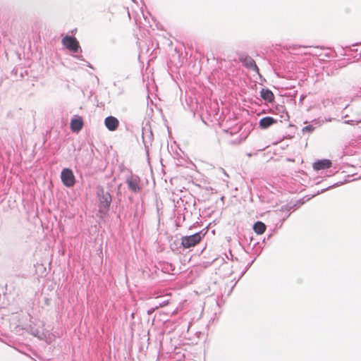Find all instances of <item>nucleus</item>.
<instances>
[{
	"instance_id": "obj_1",
	"label": "nucleus",
	"mask_w": 361,
	"mask_h": 361,
	"mask_svg": "<svg viewBox=\"0 0 361 361\" xmlns=\"http://www.w3.org/2000/svg\"><path fill=\"white\" fill-rule=\"evenodd\" d=\"M202 239L200 233H196L193 235L183 236L181 238V245L185 248H190L195 246Z\"/></svg>"
},
{
	"instance_id": "obj_2",
	"label": "nucleus",
	"mask_w": 361,
	"mask_h": 361,
	"mask_svg": "<svg viewBox=\"0 0 361 361\" xmlns=\"http://www.w3.org/2000/svg\"><path fill=\"white\" fill-rule=\"evenodd\" d=\"M62 183L66 187H72L75 184V177L73 171L69 169H63L61 173Z\"/></svg>"
},
{
	"instance_id": "obj_3",
	"label": "nucleus",
	"mask_w": 361,
	"mask_h": 361,
	"mask_svg": "<svg viewBox=\"0 0 361 361\" xmlns=\"http://www.w3.org/2000/svg\"><path fill=\"white\" fill-rule=\"evenodd\" d=\"M63 44L70 51L73 52H77L80 46L78 40L70 36H66L62 39Z\"/></svg>"
},
{
	"instance_id": "obj_4",
	"label": "nucleus",
	"mask_w": 361,
	"mask_h": 361,
	"mask_svg": "<svg viewBox=\"0 0 361 361\" xmlns=\"http://www.w3.org/2000/svg\"><path fill=\"white\" fill-rule=\"evenodd\" d=\"M30 333L34 336L37 337L40 340H44L47 343H51L52 341V338L54 337V336L52 334H49V332L48 331H42L37 329L32 328L30 330Z\"/></svg>"
},
{
	"instance_id": "obj_5",
	"label": "nucleus",
	"mask_w": 361,
	"mask_h": 361,
	"mask_svg": "<svg viewBox=\"0 0 361 361\" xmlns=\"http://www.w3.org/2000/svg\"><path fill=\"white\" fill-rule=\"evenodd\" d=\"M99 209L100 212H104V210L108 209L111 202V197L109 192H102V195H99Z\"/></svg>"
},
{
	"instance_id": "obj_6",
	"label": "nucleus",
	"mask_w": 361,
	"mask_h": 361,
	"mask_svg": "<svg viewBox=\"0 0 361 361\" xmlns=\"http://www.w3.org/2000/svg\"><path fill=\"white\" fill-rule=\"evenodd\" d=\"M331 164L330 159H318L313 163L312 167L314 170L319 171L330 168Z\"/></svg>"
},
{
	"instance_id": "obj_7",
	"label": "nucleus",
	"mask_w": 361,
	"mask_h": 361,
	"mask_svg": "<svg viewBox=\"0 0 361 361\" xmlns=\"http://www.w3.org/2000/svg\"><path fill=\"white\" fill-rule=\"evenodd\" d=\"M139 182L140 179L137 176H131L126 180L128 188L134 192H137L140 190Z\"/></svg>"
},
{
	"instance_id": "obj_8",
	"label": "nucleus",
	"mask_w": 361,
	"mask_h": 361,
	"mask_svg": "<svg viewBox=\"0 0 361 361\" xmlns=\"http://www.w3.org/2000/svg\"><path fill=\"white\" fill-rule=\"evenodd\" d=\"M83 124L82 118L77 116L71 120L70 127L73 132H78L82 128Z\"/></svg>"
},
{
	"instance_id": "obj_9",
	"label": "nucleus",
	"mask_w": 361,
	"mask_h": 361,
	"mask_svg": "<svg viewBox=\"0 0 361 361\" xmlns=\"http://www.w3.org/2000/svg\"><path fill=\"white\" fill-rule=\"evenodd\" d=\"M240 61L243 62L245 66H246L247 68H250L252 71H256L257 73H259V68L257 66L255 63V61L253 59H252L250 56H245L242 57L240 59Z\"/></svg>"
},
{
	"instance_id": "obj_10",
	"label": "nucleus",
	"mask_w": 361,
	"mask_h": 361,
	"mask_svg": "<svg viewBox=\"0 0 361 361\" xmlns=\"http://www.w3.org/2000/svg\"><path fill=\"white\" fill-rule=\"evenodd\" d=\"M104 123L109 130L114 131L117 129L119 122L116 118L114 116H109L105 118Z\"/></svg>"
},
{
	"instance_id": "obj_11",
	"label": "nucleus",
	"mask_w": 361,
	"mask_h": 361,
	"mask_svg": "<svg viewBox=\"0 0 361 361\" xmlns=\"http://www.w3.org/2000/svg\"><path fill=\"white\" fill-rule=\"evenodd\" d=\"M276 123V120L272 117H264L259 121V127L265 129Z\"/></svg>"
},
{
	"instance_id": "obj_12",
	"label": "nucleus",
	"mask_w": 361,
	"mask_h": 361,
	"mask_svg": "<svg viewBox=\"0 0 361 361\" xmlns=\"http://www.w3.org/2000/svg\"><path fill=\"white\" fill-rule=\"evenodd\" d=\"M260 96L264 100L268 102H272L274 99L273 92L268 89L262 88L260 91Z\"/></svg>"
},
{
	"instance_id": "obj_13",
	"label": "nucleus",
	"mask_w": 361,
	"mask_h": 361,
	"mask_svg": "<svg viewBox=\"0 0 361 361\" xmlns=\"http://www.w3.org/2000/svg\"><path fill=\"white\" fill-rule=\"evenodd\" d=\"M253 230L257 234H262L266 230V226L262 221H257L253 226Z\"/></svg>"
},
{
	"instance_id": "obj_14",
	"label": "nucleus",
	"mask_w": 361,
	"mask_h": 361,
	"mask_svg": "<svg viewBox=\"0 0 361 361\" xmlns=\"http://www.w3.org/2000/svg\"><path fill=\"white\" fill-rule=\"evenodd\" d=\"M308 130V131H311L313 130V128L311 126H306L304 128L303 130Z\"/></svg>"
}]
</instances>
